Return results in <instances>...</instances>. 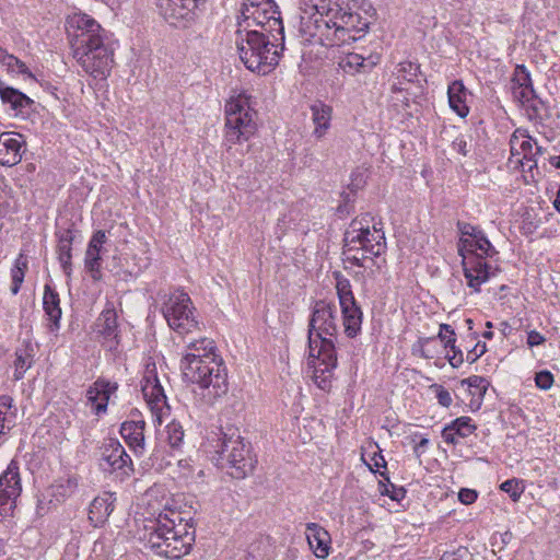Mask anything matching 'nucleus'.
<instances>
[{"label": "nucleus", "instance_id": "obj_1", "mask_svg": "<svg viewBox=\"0 0 560 560\" xmlns=\"http://www.w3.org/2000/svg\"><path fill=\"white\" fill-rule=\"evenodd\" d=\"M148 509L154 520L145 526L143 539L158 555L168 559H180L195 542V528L191 518L183 517L175 499L158 487L145 492Z\"/></svg>", "mask_w": 560, "mask_h": 560}, {"label": "nucleus", "instance_id": "obj_2", "mask_svg": "<svg viewBox=\"0 0 560 560\" xmlns=\"http://www.w3.org/2000/svg\"><path fill=\"white\" fill-rule=\"evenodd\" d=\"M312 36L326 46L355 42L368 32L374 10L365 0H317Z\"/></svg>", "mask_w": 560, "mask_h": 560}, {"label": "nucleus", "instance_id": "obj_3", "mask_svg": "<svg viewBox=\"0 0 560 560\" xmlns=\"http://www.w3.org/2000/svg\"><path fill=\"white\" fill-rule=\"evenodd\" d=\"M66 24L78 63L95 79H106L114 65V48L108 32L82 12L69 15Z\"/></svg>", "mask_w": 560, "mask_h": 560}, {"label": "nucleus", "instance_id": "obj_4", "mask_svg": "<svg viewBox=\"0 0 560 560\" xmlns=\"http://www.w3.org/2000/svg\"><path fill=\"white\" fill-rule=\"evenodd\" d=\"M180 369L186 381L200 387L207 404H213L226 395L228 370L212 339L190 341L183 354Z\"/></svg>", "mask_w": 560, "mask_h": 560}, {"label": "nucleus", "instance_id": "obj_5", "mask_svg": "<svg viewBox=\"0 0 560 560\" xmlns=\"http://www.w3.org/2000/svg\"><path fill=\"white\" fill-rule=\"evenodd\" d=\"M212 450L208 452L211 459L220 469L236 479H243L253 472L257 459L252 455L250 445L244 441L237 429L229 428L228 431L220 430L215 439L209 441Z\"/></svg>", "mask_w": 560, "mask_h": 560}, {"label": "nucleus", "instance_id": "obj_6", "mask_svg": "<svg viewBox=\"0 0 560 560\" xmlns=\"http://www.w3.org/2000/svg\"><path fill=\"white\" fill-rule=\"evenodd\" d=\"M240 58L245 67L261 74L269 73L279 63L284 49V39L271 37L269 33L248 31L237 43Z\"/></svg>", "mask_w": 560, "mask_h": 560}, {"label": "nucleus", "instance_id": "obj_7", "mask_svg": "<svg viewBox=\"0 0 560 560\" xmlns=\"http://www.w3.org/2000/svg\"><path fill=\"white\" fill-rule=\"evenodd\" d=\"M337 331L336 305L325 300L315 301L308 320V349L317 353L320 349H328V345L336 349L332 338Z\"/></svg>", "mask_w": 560, "mask_h": 560}, {"label": "nucleus", "instance_id": "obj_8", "mask_svg": "<svg viewBox=\"0 0 560 560\" xmlns=\"http://www.w3.org/2000/svg\"><path fill=\"white\" fill-rule=\"evenodd\" d=\"M162 313L170 328L179 335L191 332L199 326L192 301L190 296L182 290H175L168 294H164Z\"/></svg>", "mask_w": 560, "mask_h": 560}, {"label": "nucleus", "instance_id": "obj_9", "mask_svg": "<svg viewBox=\"0 0 560 560\" xmlns=\"http://www.w3.org/2000/svg\"><path fill=\"white\" fill-rule=\"evenodd\" d=\"M246 98L241 95L225 104V138L230 143L247 141L256 131L254 117Z\"/></svg>", "mask_w": 560, "mask_h": 560}, {"label": "nucleus", "instance_id": "obj_10", "mask_svg": "<svg viewBox=\"0 0 560 560\" xmlns=\"http://www.w3.org/2000/svg\"><path fill=\"white\" fill-rule=\"evenodd\" d=\"M241 13L244 20H252L261 27L260 32L269 33L271 37L284 39V27L281 13L273 0H246Z\"/></svg>", "mask_w": 560, "mask_h": 560}, {"label": "nucleus", "instance_id": "obj_11", "mask_svg": "<svg viewBox=\"0 0 560 560\" xmlns=\"http://www.w3.org/2000/svg\"><path fill=\"white\" fill-rule=\"evenodd\" d=\"M336 289L342 313L345 334L349 338H354L361 331L362 311L355 302L351 284L348 279L337 277Z\"/></svg>", "mask_w": 560, "mask_h": 560}, {"label": "nucleus", "instance_id": "obj_12", "mask_svg": "<svg viewBox=\"0 0 560 560\" xmlns=\"http://www.w3.org/2000/svg\"><path fill=\"white\" fill-rule=\"evenodd\" d=\"M205 0H156L159 13L173 26L185 27Z\"/></svg>", "mask_w": 560, "mask_h": 560}, {"label": "nucleus", "instance_id": "obj_13", "mask_svg": "<svg viewBox=\"0 0 560 560\" xmlns=\"http://www.w3.org/2000/svg\"><path fill=\"white\" fill-rule=\"evenodd\" d=\"M100 466L104 471H117L121 478L133 472L132 460L118 440L109 439L102 446Z\"/></svg>", "mask_w": 560, "mask_h": 560}, {"label": "nucleus", "instance_id": "obj_14", "mask_svg": "<svg viewBox=\"0 0 560 560\" xmlns=\"http://www.w3.org/2000/svg\"><path fill=\"white\" fill-rule=\"evenodd\" d=\"M142 393L156 420L161 423L162 417L170 410L166 395L156 375L155 365H149L142 378Z\"/></svg>", "mask_w": 560, "mask_h": 560}, {"label": "nucleus", "instance_id": "obj_15", "mask_svg": "<svg viewBox=\"0 0 560 560\" xmlns=\"http://www.w3.org/2000/svg\"><path fill=\"white\" fill-rule=\"evenodd\" d=\"M22 491L19 467L11 462L0 476V521L10 516Z\"/></svg>", "mask_w": 560, "mask_h": 560}, {"label": "nucleus", "instance_id": "obj_16", "mask_svg": "<svg viewBox=\"0 0 560 560\" xmlns=\"http://www.w3.org/2000/svg\"><path fill=\"white\" fill-rule=\"evenodd\" d=\"M310 359L313 365V380L315 384L323 390L331 388L334 370L337 366L336 349H320L315 352L310 349Z\"/></svg>", "mask_w": 560, "mask_h": 560}, {"label": "nucleus", "instance_id": "obj_17", "mask_svg": "<svg viewBox=\"0 0 560 560\" xmlns=\"http://www.w3.org/2000/svg\"><path fill=\"white\" fill-rule=\"evenodd\" d=\"M459 255L463 258V270L468 287L479 292L481 284L487 282L492 275L491 265H489L479 253Z\"/></svg>", "mask_w": 560, "mask_h": 560}, {"label": "nucleus", "instance_id": "obj_18", "mask_svg": "<svg viewBox=\"0 0 560 560\" xmlns=\"http://www.w3.org/2000/svg\"><path fill=\"white\" fill-rule=\"evenodd\" d=\"M106 240H107V237H106L105 232L102 230H98L92 235V237L88 244V248H86L85 257H84V268L94 281H100L102 279L101 250H102L103 244L106 243Z\"/></svg>", "mask_w": 560, "mask_h": 560}, {"label": "nucleus", "instance_id": "obj_19", "mask_svg": "<svg viewBox=\"0 0 560 560\" xmlns=\"http://www.w3.org/2000/svg\"><path fill=\"white\" fill-rule=\"evenodd\" d=\"M145 421L142 418L126 420L120 425V434L129 448L137 455L144 454Z\"/></svg>", "mask_w": 560, "mask_h": 560}, {"label": "nucleus", "instance_id": "obj_20", "mask_svg": "<svg viewBox=\"0 0 560 560\" xmlns=\"http://www.w3.org/2000/svg\"><path fill=\"white\" fill-rule=\"evenodd\" d=\"M118 388L117 383H112L105 378H97L86 390V399L92 404L94 412L101 415L106 412L110 395Z\"/></svg>", "mask_w": 560, "mask_h": 560}, {"label": "nucleus", "instance_id": "obj_21", "mask_svg": "<svg viewBox=\"0 0 560 560\" xmlns=\"http://www.w3.org/2000/svg\"><path fill=\"white\" fill-rule=\"evenodd\" d=\"M78 234L79 231L73 229V224L70 228H58L56 231L58 260L67 276H70L72 270V243Z\"/></svg>", "mask_w": 560, "mask_h": 560}, {"label": "nucleus", "instance_id": "obj_22", "mask_svg": "<svg viewBox=\"0 0 560 560\" xmlns=\"http://www.w3.org/2000/svg\"><path fill=\"white\" fill-rule=\"evenodd\" d=\"M380 62L378 55L363 57L357 52H349L339 58L338 67L346 74L354 75L355 73L370 72Z\"/></svg>", "mask_w": 560, "mask_h": 560}, {"label": "nucleus", "instance_id": "obj_23", "mask_svg": "<svg viewBox=\"0 0 560 560\" xmlns=\"http://www.w3.org/2000/svg\"><path fill=\"white\" fill-rule=\"evenodd\" d=\"M305 534L314 555L320 559L327 558L331 541L329 533L317 523H307Z\"/></svg>", "mask_w": 560, "mask_h": 560}, {"label": "nucleus", "instance_id": "obj_24", "mask_svg": "<svg viewBox=\"0 0 560 560\" xmlns=\"http://www.w3.org/2000/svg\"><path fill=\"white\" fill-rule=\"evenodd\" d=\"M116 501L115 493L103 492L97 495L90 504L89 520L95 527L103 525L112 512L114 511V503Z\"/></svg>", "mask_w": 560, "mask_h": 560}, {"label": "nucleus", "instance_id": "obj_25", "mask_svg": "<svg viewBox=\"0 0 560 560\" xmlns=\"http://www.w3.org/2000/svg\"><path fill=\"white\" fill-rule=\"evenodd\" d=\"M43 308L49 322V331L57 332L60 328L62 311L59 294L49 284L44 288Z\"/></svg>", "mask_w": 560, "mask_h": 560}, {"label": "nucleus", "instance_id": "obj_26", "mask_svg": "<svg viewBox=\"0 0 560 560\" xmlns=\"http://www.w3.org/2000/svg\"><path fill=\"white\" fill-rule=\"evenodd\" d=\"M357 245L372 258H377L385 254L387 244L382 224L380 223V226L373 224V231L370 230V234L364 233L360 236Z\"/></svg>", "mask_w": 560, "mask_h": 560}, {"label": "nucleus", "instance_id": "obj_27", "mask_svg": "<svg viewBox=\"0 0 560 560\" xmlns=\"http://www.w3.org/2000/svg\"><path fill=\"white\" fill-rule=\"evenodd\" d=\"M21 141L13 138L11 133L3 132L0 135V165L13 166L21 159Z\"/></svg>", "mask_w": 560, "mask_h": 560}, {"label": "nucleus", "instance_id": "obj_28", "mask_svg": "<svg viewBox=\"0 0 560 560\" xmlns=\"http://www.w3.org/2000/svg\"><path fill=\"white\" fill-rule=\"evenodd\" d=\"M310 109L312 113L313 124L315 125L313 135L317 139H320L330 128L332 108L322 101H316L311 105Z\"/></svg>", "mask_w": 560, "mask_h": 560}, {"label": "nucleus", "instance_id": "obj_29", "mask_svg": "<svg viewBox=\"0 0 560 560\" xmlns=\"http://www.w3.org/2000/svg\"><path fill=\"white\" fill-rule=\"evenodd\" d=\"M477 250H480V254L485 258L492 257L493 255L498 254L483 231L478 232L476 238L469 240L460 237L458 243V254L477 253Z\"/></svg>", "mask_w": 560, "mask_h": 560}, {"label": "nucleus", "instance_id": "obj_30", "mask_svg": "<svg viewBox=\"0 0 560 560\" xmlns=\"http://www.w3.org/2000/svg\"><path fill=\"white\" fill-rule=\"evenodd\" d=\"M78 486L79 479L77 476H67L57 479L47 490L48 495L51 498L49 503L52 501L60 503L70 498L75 493Z\"/></svg>", "mask_w": 560, "mask_h": 560}, {"label": "nucleus", "instance_id": "obj_31", "mask_svg": "<svg viewBox=\"0 0 560 560\" xmlns=\"http://www.w3.org/2000/svg\"><path fill=\"white\" fill-rule=\"evenodd\" d=\"M373 220L370 213H365L361 217L354 218L349 228L343 234L345 246H349V250L354 249V245L358 243L359 237L364 233L370 234V223Z\"/></svg>", "mask_w": 560, "mask_h": 560}, {"label": "nucleus", "instance_id": "obj_32", "mask_svg": "<svg viewBox=\"0 0 560 560\" xmlns=\"http://www.w3.org/2000/svg\"><path fill=\"white\" fill-rule=\"evenodd\" d=\"M96 331L105 339L113 340L118 337L117 314L113 306H107L102 311L95 322Z\"/></svg>", "mask_w": 560, "mask_h": 560}, {"label": "nucleus", "instance_id": "obj_33", "mask_svg": "<svg viewBox=\"0 0 560 560\" xmlns=\"http://www.w3.org/2000/svg\"><path fill=\"white\" fill-rule=\"evenodd\" d=\"M16 421V408L13 406V398L9 395L0 396V439L7 435Z\"/></svg>", "mask_w": 560, "mask_h": 560}, {"label": "nucleus", "instance_id": "obj_34", "mask_svg": "<svg viewBox=\"0 0 560 560\" xmlns=\"http://www.w3.org/2000/svg\"><path fill=\"white\" fill-rule=\"evenodd\" d=\"M448 103L451 108L456 112V114L460 117H466L468 115V106L466 105V95L467 90L464 86L462 81H454L450 84L448 90Z\"/></svg>", "mask_w": 560, "mask_h": 560}, {"label": "nucleus", "instance_id": "obj_35", "mask_svg": "<svg viewBox=\"0 0 560 560\" xmlns=\"http://www.w3.org/2000/svg\"><path fill=\"white\" fill-rule=\"evenodd\" d=\"M0 97L3 103L10 104L11 108L15 112H22L33 104V101L27 95L14 88L4 85L2 82H0Z\"/></svg>", "mask_w": 560, "mask_h": 560}, {"label": "nucleus", "instance_id": "obj_36", "mask_svg": "<svg viewBox=\"0 0 560 560\" xmlns=\"http://www.w3.org/2000/svg\"><path fill=\"white\" fill-rule=\"evenodd\" d=\"M34 357V347L31 341H23L22 346L15 351L14 378L21 380L24 373L32 366Z\"/></svg>", "mask_w": 560, "mask_h": 560}, {"label": "nucleus", "instance_id": "obj_37", "mask_svg": "<svg viewBox=\"0 0 560 560\" xmlns=\"http://www.w3.org/2000/svg\"><path fill=\"white\" fill-rule=\"evenodd\" d=\"M27 270V260L23 254H20L18 258L15 259L14 266L11 269V292L12 294H18L20 291V288L24 281L25 271Z\"/></svg>", "mask_w": 560, "mask_h": 560}, {"label": "nucleus", "instance_id": "obj_38", "mask_svg": "<svg viewBox=\"0 0 560 560\" xmlns=\"http://www.w3.org/2000/svg\"><path fill=\"white\" fill-rule=\"evenodd\" d=\"M420 74V65L411 61H402L398 63L397 79L398 84H402L404 81L412 83L418 80Z\"/></svg>", "mask_w": 560, "mask_h": 560}, {"label": "nucleus", "instance_id": "obj_39", "mask_svg": "<svg viewBox=\"0 0 560 560\" xmlns=\"http://www.w3.org/2000/svg\"><path fill=\"white\" fill-rule=\"evenodd\" d=\"M462 385H467L472 395H477L479 400L483 398L487 393L489 382L479 375H472L465 380H462Z\"/></svg>", "mask_w": 560, "mask_h": 560}, {"label": "nucleus", "instance_id": "obj_40", "mask_svg": "<svg viewBox=\"0 0 560 560\" xmlns=\"http://www.w3.org/2000/svg\"><path fill=\"white\" fill-rule=\"evenodd\" d=\"M353 247L354 249L349 250V246L343 245L342 254L346 256L347 261L362 268H366V259H370L374 262L373 258L366 253L362 252L360 246L355 244Z\"/></svg>", "mask_w": 560, "mask_h": 560}, {"label": "nucleus", "instance_id": "obj_41", "mask_svg": "<svg viewBox=\"0 0 560 560\" xmlns=\"http://www.w3.org/2000/svg\"><path fill=\"white\" fill-rule=\"evenodd\" d=\"M167 441L171 447L178 448L184 442L185 432L183 425L173 420L166 425Z\"/></svg>", "mask_w": 560, "mask_h": 560}, {"label": "nucleus", "instance_id": "obj_42", "mask_svg": "<svg viewBox=\"0 0 560 560\" xmlns=\"http://www.w3.org/2000/svg\"><path fill=\"white\" fill-rule=\"evenodd\" d=\"M500 489L506 492L512 501L517 502L523 494L525 487L522 480L512 478L502 482Z\"/></svg>", "mask_w": 560, "mask_h": 560}, {"label": "nucleus", "instance_id": "obj_43", "mask_svg": "<svg viewBox=\"0 0 560 560\" xmlns=\"http://www.w3.org/2000/svg\"><path fill=\"white\" fill-rule=\"evenodd\" d=\"M450 428L454 429V432L462 438L468 436L476 430V425L469 417H459L455 419L451 422Z\"/></svg>", "mask_w": 560, "mask_h": 560}, {"label": "nucleus", "instance_id": "obj_44", "mask_svg": "<svg viewBox=\"0 0 560 560\" xmlns=\"http://www.w3.org/2000/svg\"><path fill=\"white\" fill-rule=\"evenodd\" d=\"M511 82L512 88L533 85L530 74L524 65H517L515 67Z\"/></svg>", "mask_w": 560, "mask_h": 560}, {"label": "nucleus", "instance_id": "obj_45", "mask_svg": "<svg viewBox=\"0 0 560 560\" xmlns=\"http://www.w3.org/2000/svg\"><path fill=\"white\" fill-rule=\"evenodd\" d=\"M514 100L522 104L529 103L536 98V93L533 85L529 86H515L512 88Z\"/></svg>", "mask_w": 560, "mask_h": 560}, {"label": "nucleus", "instance_id": "obj_46", "mask_svg": "<svg viewBox=\"0 0 560 560\" xmlns=\"http://www.w3.org/2000/svg\"><path fill=\"white\" fill-rule=\"evenodd\" d=\"M429 389L432 393H434V395L438 399V402L442 407L448 408L452 405L453 399H452L451 393L444 386L434 383L429 386Z\"/></svg>", "mask_w": 560, "mask_h": 560}, {"label": "nucleus", "instance_id": "obj_47", "mask_svg": "<svg viewBox=\"0 0 560 560\" xmlns=\"http://www.w3.org/2000/svg\"><path fill=\"white\" fill-rule=\"evenodd\" d=\"M4 65L8 67L10 71L27 74L28 77H33L32 73L28 71V68L26 65L21 61L19 58L8 55L3 59Z\"/></svg>", "mask_w": 560, "mask_h": 560}, {"label": "nucleus", "instance_id": "obj_48", "mask_svg": "<svg viewBox=\"0 0 560 560\" xmlns=\"http://www.w3.org/2000/svg\"><path fill=\"white\" fill-rule=\"evenodd\" d=\"M440 560H474L472 553L467 547H458L453 551H445Z\"/></svg>", "mask_w": 560, "mask_h": 560}, {"label": "nucleus", "instance_id": "obj_49", "mask_svg": "<svg viewBox=\"0 0 560 560\" xmlns=\"http://www.w3.org/2000/svg\"><path fill=\"white\" fill-rule=\"evenodd\" d=\"M535 383L538 388L547 390L553 384V375L547 370L540 371L535 376Z\"/></svg>", "mask_w": 560, "mask_h": 560}, {"label": "nucleus", "instance_id": "obj_50", "mask_svg": "<svg viewBox=\"0 0 560 560\" xmlns=\"http://www.w3.org/2000/svg\"><path fill=\"white\" fill-rule=\"evenodd\" d=\"M456 225L462 236H470L471 238H476L478 232H481L480 229L468 222L458 221Z\"/></svg>", "mask_w": 560, "mask_h": 560}, {"label": "nucleus", "instance_id": "obj_51", "mask_svg": "<svg viewBox=\"0 0 560 560\" xmlns=\"http://www.w3.org/2000/svg\"><path fill=\"white\" fill-rule=\"evenodd\" d=\"M411 441L415 443L413 453L417 457H420L429 444V440L421 436L419 433L411 435Z\"/></svg>", "mask_w": 560, "mask_h": 560}, {"label": "nucleus", "instance_id": "obj_52", "mask_svg": "<svg viewBox=\"0 0 560 560\" xmlns=\"http://www.w3.org/2000/svg\"><path fill=\"white\" fill-rule=\"evenodd\" d=\"M478 498V493L474 489L463 488L458 492V500L465 504H472Z\"/></svg>", "mask_w": 560, "mask_h": 560}, {"label": "nucleus", "instance_id": "obj_53", "mask_svg": "<svg viewBox=\"0 0 560 560\" xmlns=\"http://www.w3.org/2000/svg\"><path fill=\"white\" fill-rule=\"evenodd\" d=\"M486 351V343L477 342L476 346L467 352L466 361L471 364L476 362Z\"/></svg>", "mask_w": 560, "mask_h": 560}, {"label": "nucleus", "instance_id": "obj_54", "mask_svg": "<svg viewBox=\"0 0 560 560\" xmlns=\"http://www.w3.org/2000/svg\"><path fill=\"white\" fill-rule=\"evenodd\" d=\"M442 331H445L448 334V337L446 339V341L444 342V347L446 349H450L451 351H455V348H456V335H455V331L454 329L452 328L451 325L448 324H442Z\"/></svg>", "mask_w": 560, "mask_h": 560}, {"label": "nucleus", "instance_id": "obj_55", "mask_svg": "<svg viewBox=\"0 0 560 560\" xmlns=\"http://www.w3.org/2000/svg\"><path fill=\"white\" fill-rule=\"evenodd\" d=\"M453 149L455 151H457L458 153H460L462 155H467L468 152L470 151L469 150V144H468V141L466 140V138L464 136H459L457 138H455V140L453 141Z\"/></svg>", "mask_w": 560, "mask_h": 560}, {"label": "nucleus", "instance_id": "obj_56", "mask_svg": "<svg viewBox=\"0 0 560 560\" xmlns=\"http://www.w3.org/2000/svg\"><path fill=\"white\" fill-rule=\"evenodd\" d=\"M390 488L392 490L386 488L382 493H385L394 501H400L405 498L406 490L404 488H397L393 483H390Z\"/></svg>", "mask_w": 560, "mask_h": 560}, {"label": "nucleus", "instance_id": "obj_57", "mask_svg": "<svg viewBox=\"0 0 560 560\" xmlns=\"http://www.w3.org/2000/svg\"><path fill=\"white\" fill-rule=\"evenodd\" d=\"M545 341V337L536 330H532L527 334V345L530 348L542 345Z\"/></svg>", "mask_w": 560, "mask_h": 560}, {"label": "nucleus", "instance_id": "obj_58", "mask_svg": "<svg viewBox=\"0 0 560 560\" xmlns=\"http://www.w3.org/2000/svg\"><path fill=\"white\" fill-rule=\"evenodd\" d=\"M337 213L340 218H345L349 215L353 211V205L352 201L349 198V195L345 198V202L342 205H339L337 207Z\"/></svg>", "mask_w": 560, "mask_h": 560}, {"label": "nucleus", "instance_id": "obj_59", "mask_svg": "<svg viewBox=\"0 0 560 560\" xmlns=\"http://www.w3.org/2000/svg\"><path fill=\"white\" fill-rule=\"evenodd\" d=\"M452 352V355H447V360L453 368H459L464 362L463 351L456 347Z\"/></svg>", "mask_w": 560, "mask_h": 560}, {"label": "nucleus", "instance_id": "obj_60", "mask_svg": "<svg viewBox=\"0 0 560 560\" xmlns=\"http://www.w3.org/2000/svg\"><path fill=\"white\" fill-rule=\"evenodd\" d=\"M455 435L457 434L454 432V429L450 428V424L446 425L442 431V438L447 444H457L458 441L456 440Z\"/></svg>", "mask_w": 560, "mask_h": 560}, {"label": "nucleus", "instance_id": "obj_61", "mask_svg": "<svg viewBox=\"0 0 560 560\" xmlns=\"http://www.w3.org/2000/svg\"><path fill=\"white\" fill-rule=\"evenodd\" d=\"M372 462H373V466L369 465V467L372 471H375L373 467H375V468H381V467L385 468L386 467V460L381 452L373 454Z\"/></svg>", "mask_w": 560, "mask_h": 560}, {"label": "nucleus", "instance_id": "obj_62", "mask_svg": "<svg viewBox=\"0 0 560 560\" xmlns=\"http://www.w3.org/2000/svg\"><path fill=\"white\" fill-rule=\"evenodd\" d=\"M433 340H434V338H421L419 340V343L421 345L420 354H421L422 358H425V359H432L433 358V354L430 353V351L425 349V345L430 343Z\"/></svg>", "mask_w": 560, "mask_h": 560}, {"label": "nucleus", "instance_id": "obj_63", "mask_svg": "<svg viewBox=\"0 0 560 560\" xmlns=\"http://www.w3.org/2000/svg\"><path fill=\"white\" fill-rule=\"evenodd\" d=\"M520 148L524 152V159L530 161V159H528V154L532 152L533 148L530 137H527V139L522 140V142L520 143Z\"/></svg>", "mask_w": 560, "mask_h": 560}, {"label": "nucleus", "instance_id": "obj_64", "mask_svg": "<svg viewBox=\"0 0 560 560\" xmlns=\"http://www.w3.org/2000/svg\"><path fill=\"white\" fill-rule=\"evenodd\" d=\"M549 162L552 166H555L556 168H560V155L559 156H551L549 159Z\"/></svg>", "mask_w": 560, "mask_h": 560}]
</instances>
